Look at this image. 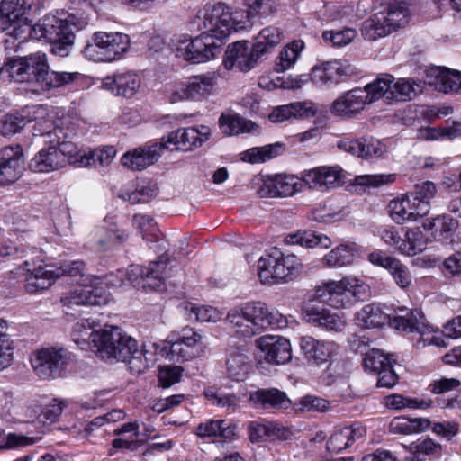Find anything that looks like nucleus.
Wrapping results in <instances>:
<instances>
[{
  "mask_svg": "<svg viewBox=\"0 0 461 461\" xmlns=\"http://www.w3.org/2000/svg\"><path fill=\"white\" fill-rule=\"evenodd\" d=\"M203 27L205 30L192 39L183 36L175 47L178 58L199 64L219 56L222 50L223 40L232 30L231 14L222 4L207 6L204 9Z\"/></svg>",
  "mask_w": 461,
  "mask_h": 461,
  "instance_id": "nucleus-1",
  "label": "nucleus"
},
{
  "mask_svg": "<svg viewBox=\"0 0 461 461\" xmlns=\"http://www.w3.org/2000/svg\"><path fill=\"white\" fill-rule=\"evenodd\" d=\"M5 256L12 257L14 260L19 262L18 267L11 270L10 274L14 278L23 279L24 289L29 294L48 289L60 276L78 277L77 282L80 285L83 277L92 276L86 274V264L81 260L65 263L54 270L47 269L41 264L37 266L32 258H29L24 247L14 248L12 251L5 252Z\"/></svg>",
  "mask_w": 461,
  "mask_h": 461,
  "instance_id": "nucleus-2",
  "label": "nucleus"
},
{
  "mask_svg": "<svg viewBox=\"0 0 461 461\" xmlns=\"http://www.w3.org/2000/svg\"><path fill=\"white\" fill-rule=\"evenodd\" d=\"M342 182V169L339 166L318 167L302 173V177L276 174L264 179L258 190L260 196H290L300 192L303 185L309 188L326 191L339 186Z\"/></svg>",
  "mask_w": 461,
  "mask_h": 461,
  "instance_id": "nucleus-3",
  "label": "nucleus"
},
{
  "mask_svg": "<svg viewBox=\"0 0 461 461\" xmlns=\"http://www.w3.org/2000/svg\"><path fill=\"white\" fill-rule=\"evenodd\" d=\"M94 338V348L101 357L126 362L137 372L144 371L155 360V351L148 349L145 344L140 350L138 342L118 327L105 326ZM151 347L156 350V344Z\"/></svg>",
  "mask_w": 461,
  "mask_h": 461,
  "instance_id": "nucleus-4",
  "label": "nucleus"
},
{
  "mask_svg": "<svg viewBox=\"0 0 461 461\" xmlns=\"http://www.w3.org/2000/svg\"><path fill=\"white\" fill-rule=\"evenodd\" d=\"M88 24V18L83 14L77 16L74 14H68L65 18L47 14L41 23L34 27L41 32L40 37L48 41L51 53L67 57L75 41V32L84 29Z\"/></svg>",
  "mask_w": 461,
  "mask_h": 461,
  "instance_id": "nucleus-5",
  "label": "nucleus"
},
{
  "mask_svg": "<svg viewBox=\"0 0 461 461\" xmlns=\"http://www.w3.org/2000/svg\"><path fill=\"white\" fill-rule=\"evenodd\" d=\"M410 5L408 0H389L382 4L381 10L363 23L362 35L367 41H375L405 26L409 23Z\"/></svg>",
  "mask_w": 461,
  "mask_h": 461,
  "instance_id": "nucleus-6",
  "label": "nucleus"
},
{
  "mask_svg": "<svg viewBox=\"0 0 461 461\" xmlns=\"http://www.w3.org/2000/svg\"><path fill=\"white\" fill-rule=\"evenodd\" d=\"M368 294V285L353 276L330 280L315 288L316 297L336 309L348 308L356 302L365 301Z\"/></svg>",
  "mask_w": 461,
  "mask_h": 461,
  "instance_id": "nucleus-7",
  "label": "nucleus"
},
{
  "mask_svg": "<svg viewBox=\"0 0 461 461\" xmlns=\"http://www.w3.org/2000/svg\"><path fill=\"white\" fill-rule=\"evenodd\" d=\"M274 315L260 302L248 303L229 311L226 321L238 335L251 338L275 325Z\"/></svg>",
  "mask_w": 461,
  "mask_h": 461,
  "instance_id": "nucleus-8",
  "label": "nucleus"
},
{
  "mask_svg": "<svg viewBox=\"0 0 461 461\" xmlns=\"http://www.w3.org/2000/svg\"><path fill=\"white\" fill-rule=\"evenodd\" d=\"M130 39L122 32H97L92 36V42L84 49V54L94 61L112 62L127 51Z\"/></svg>",
  "mask_w": 461,
  "mask_h": 461,
  "instance_id": "nucleus-9",
  "label": "nucleus"
},
{
  "mask_svg": "<svg viewBox=\"0 0 461 461\" xmlns=\"http://www.w3.org/2000/svg\"><path fill=\"white\" fill-rule=\"evenodd\" d=\"M109 276H85L80 286L71 292L70 295L63 298L65 304L76 305H104L109 302V294L99 285L105 283ZM110 281H106L108 284Z\"/></svg>",
  "mask_w": 461,
  "mask_h": 461,
  "instance_id": "nucleus-10",
  "label": "nucleus"
},
{
  "mask_svg": "<svg viewBox=\"0 0 461 461\" xmlns=\"http://www.w3.org/2000/svg\"><path fill=\"white\" fill-rule=\"evenodd\" d=\"M69 359L70 353L64 348H44L34 353L32 366L41 378H57Z\"/></svg>",
  "mask_w": 461,
  "mask_h": 461,
  "instance_id": "nucleus-11",
  "label": "nucleus"
},
{
  "mask_svg": "<svg viewBox=\"0 0 461 461\" xmlns=\"http://www.w3.org/2000/svg\"><path fill=\"white\" fill-rule=\"evenodd\" d=\"M258 357L268 364L282 365L292 359L291 344L280 336H263L256 340Z\"/></svg>",
  "mask_w": 461,
  "mask_h": 461,
  "instance_id": "nucleus-12",
  "label": "nucleus"
},
{
  "mask_svg": "<svg viewBox=\"0 0 461 461\" xmlns=\"http://www.w3.org/2000/svg\"><path fill=\"white\" fill-rule=\"evenodd\" d=\"M261 58L255 50L254 44L249 45L247 41H236L229 45L223 58V65L226 69L237 68L241 72H248L257 64Z\"/></svg>",
  "mask_w": 461,
  "mask_h": 461,
  "instance_id": "nucleus-13",
  "label": "nucleus"
},
{
  "mask_svg": "<svg viewBox=\"0 0 461 461\" xmlns=\"http://www.w3.org/2000/svg\"><path fill=\"white\" fill-rule=\"evenodd\" d=\"M0 185L15 183L23 175L24 158L22 146H4L0 151Z\"/></svg>",
  "mask_w": 461,
  "mask_h": 461,
  "instance_id": "nucleus-14",
  "label": "nucleus"
},
{
  "mask_svg": "<svg viewBox=\"0 0 461 461\" xmlns=\"http://www.w3.org/2000/svg\"><path fill=\"white\" fill-rule=\"evenodd\" d=\"M416 199L407 194L401 198L392 200L388 205L392 220L402 224L404 221H416L419 218L425 216L429 212L430 206L422 202H416Z\"/></svg>",
  "mask_w": 461,
  "mask_h": 461,
  "instance_id": "nucleus-15",
  "label": "nucleus"
},
{
  "mask_svg": "<svg viewBox=\"0 0 461 461\" xmlns=\"http://www.w3.org/2000/svg\"><path fill=\"white\" fill-rule=\"evenodd\" d=\"M60 146H48L41 149L30 161L29 167L33 172H50L71 163L72 150L60 149Z\"/></svg>",
  "mask_w": 461,
  "mask_h": 461,
  "instance_id": "nucleus-16",
  "label": "nucleus"
},
{
  "mask_svg": "<svg viewBox=\"0 0 461 461\" xmlns=\"http://www.w3.org/2000/svg\"><path fill=\"white\" fill-rule=\"evenodd\" d=\"M300 347L308 363L315 366L328 363L338 349L335 342L317 339L312 336L301 337Z\"/></svg>",
  "mask_w": 461,
  "mask_h": 461,
  "instance_id": "nucleus-17",
  "label": "nucleus"
},
{
  "mask_svg": "<svg viewBox=\"0 0 461 461\" xmlns=\"http://www.w3.org/2000/svg\"><path fill=\"white\" fill-rule=\"evenodd\" d=\"M390 326L403 333H417L421 336L430 332L423 314L408 308H398L391 315Z\"/></svg>",
  "mask_w": 461,
  "mask_h": 461,
  "instance_id": "nucleus-18",
  "label": "nucleus"
},
{
  "mask_svg": "<svg viewBox=\"0 0 461 461\" xmlns=\"http://www.w3.org/2000/svg\"><path fill=\"white\" fill-rule=\"evenodd\" d=\"M368 104L362 88L349 90L333 101L330 113L334 115L351 118L359 114Z\"/></svg>",
  "mask_w": 461,
  "mask_h": 461,
  "instance_id": "nucleus-19",
  "label": "nucleus"
},
{
  "mask_svg": "<svg viewBox=\"0 0 461 461\" xmlns=\"http://www.w3.org/2000/svg\"><path fill=\"white\" fill-rule=\"evenodd\" d=\"M167 146H139L121 158L122 164L131 170H143L154 164Z\"/></svg>",
  "mask_w": 461,
  "mask_h": 461,
  "instance_id": "nucleus-20",
  "label": "nucleus"
},
{
  "mask_svg": "<svg viewBox=\"0 0 461 461\" xmlns=\"http://www.w3.org/2000/svg\"><path fill=\"white\" fill-rule=\"evenodd\" d=\"M102 86L116 95L130 98L139 91L140 78L135 72L121 71L104 78Z\"/></svg>",
  "mask_w": 461,
  "mask_h": 461,
  "instance_id": "nucleus-21",
  "label": "nucleus"
},
{
  "mask_svg": "<svg viewBox=\"0 0 461 461\" xmlns=\"http://www.w3.org/2000/svg\"><path fill=\"white\" fill-rule=\"evenodd\" d=\"M303 319L309 324L327 331L340 332L346 327L343 316L325 308L309 307L303 311Z\"/></svg>",
  "mask_w": 461,
  "mask_h": 461,
  "instance_id": "nucleus-22",
  "label": "nucleus"
},
{
  "mask_svg": "<svg viewBox=\"0 0 461 461\" xmlns=\"http://www.w3.org/2000/svg\"><path fill=\"white\" fill-rule=\"evenodd\" d=\"M426 82L438 91L461 93V72L435 67L427 71Z\"/></svg>",
  "mask_w": 461,
  "mask_h": 461,
  "instance_id": "nucleus-23",
  "label": "nucleus"
},
{
  "mask_svg": "<svg viewBox=\"0 0 461 461\" xmlns=\"http://www.w3.org/2000/svg\"><path fill=\"white\" fill-rule=\"evenodd\" d=\"M316 111L314 104L310 101L293 102L273 108L268 114V120L271 122L281 123L292 119L312 117Z\"/></svg>",
  "mask_w": 461,
  "mask_h": 461,
  "instance_id": "nucleus-24",
  "label": "nucleus"
},
{
  "mask_svg": "<svg viewBox=\"0 0 461 461\" xmlns=\"http://www.w3.org/2000/svg\"><path fill=\"white\" fill-rule=\"evenodd\" d=\"M46 113V108L38 105L27 108L23 113L5 114L1 120V133L5 136H13L19 132L28 122L37 120L36 114Z\"/></svg>",
  "mask_w": 461,
  "mask_h": 461,
  "instance_id": "nucleus-25",
  "label": "nucleus"
},
{
  "mask_svg": "<svg viewBox=\"0 0 461 461\" xmlns=\"http://www.w3.org/2000/svg\"><path fill=\"white\" fill-rule=\"evenodd\" d=\"M422 227L426 230H432L434 238L442 242H452L458 228V221L451 216L443 214L435 218L426 219Z\"/></svg>",
  "mask_w": 461,
  "mask_h": 461,
  "instance_id": "nucleus-26",
  "label": "nucleus"
},
{
  "mask_svg": "<svg viewBox=\"0 0 461 461\" xmlns=\"http://www.w3.org/2000/svg\"><path fill=\"white\" fill-rule=\"evenodd\" d=\"M116 154L114 146H102L101 148L90 150L88 153L75 152L70 157L72 165L77 167H91L108 165Z\"/></svg>",
  "mask_w": 461,
  "mask_h": 461,
  "instance_id": "nucleus-27",
  "label": "nucleus"
},
{
  "mask_svg": "<svg viewBox=\"0 0 461 461\" xmlns=\"http://www.w3.org/2000/svg\"><path fill=\"white\" fill-rule=\"evenodd\" d=\"M219 127L226 136L259 132L258 125L252 121L243 119L237 113H222L219 118Z\"/></svg>",
  "mask_w": 461,
  "mask_h": 461,
  "instance_id": "nucleus-28",
  "label": "nucleus"
},
{
  "mask_svg": "<svg viewBox=\"0 0 461 461\" xmlns=\"http://www.w3.org/2000/svg\"><path fill=\"white\" fill-rule=\"evenodd\" d=\"M365 429L359 425H352L336 430L327 441L326 448L329 452L339 453L348 447L353 442L364 436Z\"/></svg>",
  "mask_w": 461,
  "mask_h": 461,
  "instance_id": "nucleus-29",
  "label": "nucleus"
},
{
  "mask_svg": "<svg viewBox=\"0 0 461 461\" xmlns=\"http://www.w3.org/2000/svg\"><path fill=\"white\" fill-rule=\"evenodd\" d=\"M209 136L210 129L204 125L198 128L178 129L171 131L167 135V140L158 144H202L209 140Z\"/></svg>",
  "mask_w": 461,
  "mask_h": 461,
  "instance_id": "nucleus-30",
  "label": "nucleus"
},
{
  "mask_svg": "<svg viewBox=\"0 0 461 461\" xmlns=\"http://www.w3.org/2000/svg\"><path fill=\"white\" fill-rule=\"evenodd\" d=\"M249 400L265 408L287 409L291 405L285 393L276 388L257 390L250 394Z\"/></svg>",
  "mask_w": 461,
  "mask_h": 461,
  "instance_id": "nucleus-31",
  "label": "nucleus"
},
{
  "mask_svg": "<svg viewBox=\"0 0 461 461\" xmlns=\"http://www.w3.org/2000/svg\"><path fill=\"white\" fill-rule=\"evenodd\" d=\"M171 268L167 267V260L163 256L157 261L150 262L149 267L142 270L140 276L144 278V286L158 289L164 285L166 278L170 276Z\"/></svg>",
  "mask_w": 461,
  "mask_h": 461,
  "instance_id": "nucleus-32",
  "label": "nucleus"
},
{
  "mask_svg": "<svg viewBox=\"0 0 461 461\" xmlns=\"http://www.w3.org/2000/svg\"><path fill=\"white\" fill-rule=\"evenodd\" d=\"M285 242L287 245H298L305 248L320 246L323 249H328L332 245L331 240L328 236L316 234L312 230H297L296 232L290 233L285 238Z\"/></svg>",
  "mask_w": 461,
  "mask_h": 461,
  "instance_id": "nucleus-33",
  "label": "nucleus"
},
{
  "mask_svg": "<svg viewBox=\"0 0 461 461\" xmlns=\"http://www.w3.org/2000/svg\"><path fill=\"white\" fill-rule=\"evenodd\" d=\"M2 12H5L11 22L14 24V29H18L23 24H27L28 14L32 7V2L30 0H2L0 3Z\"/></svg>",
  "mask_w": 461,
  "mask_h": 461,
  "instance_id": "nucleus-34",
  "label": "nucleus"
},
{
  "mask_svg": "<svg viewBox=\"0 0 461 461\" xmlns=\"http://www.w3.org/2000/svg\"><path fill=\"white\" fill-rule=\"evenodd\" d=\"M277 279L289 282L295 279L303 270L302 260L294 254L285 255L278 250Z\"/></svg>",
  "mask_w": 461,
  "mask_h": 461,
  "instance_id": "nucleus-35",
  "label": "nucleus"
},
{
  "mask_svg": "<svg viewBox=\"0 0 461 461\" xmlns=\"http://www.w3.org/2000/svg\"><path fill=\"white\" fill-rule=\"evenodd\" d=\"M23 59L26 71L30 74L28 75L29 82H37L42 86L50 68L47 55L39 51L25 56Z\"/></svg>",
  "mask_w": 461,
  "mask_h": 461,
  "instance_id": "nucleus-36",
  "label": "nucleus"
},
{
  "mask_svg": "<svg viewBox=\"0 0 461 461\" xmlns=\"http://www.w3.org/2000/svg\"><path fill=\"white\" fill-rule=\"evenodd\" d=\"M354 258V247L347 244H340L332 249L321 258V264L325 267L338 268L353 264Z\"/></svg>",
  "mask_w": 461,
  "mask_h": 461,
  "instance_id": "nucleus-37",
  "label": "nucleus"
},
{
  "mask_svg": "<svg viewBox=\"0 0 461 461\" xmlns=\"http://www.w3.org/2000/svg\"><path fill=\"white\" fill-rule=\"evenodd\" d=\"M251 366L247 355L240 351H232L226 360L228 376L237 382L244 381L250 371Z\"/></svg>",
  "mask_w": 461,
  "mask_h": 461,
  "instance_id": "nucleus-38",
  "label": "nucleus"
},
{
  "mask_svg": "<svg viewBox=\"0 0 461 461\" xmlns=\"http://www.w3.org/2000/svg\"><path fill=\"white\" fill-rule=\"evenodd\" d=\"M357 320L362 327L372 329L390 324L391 314L384 312L379 306L367 304L357 312Z\"/></svg>",
  "mask_w": 461,
  "mask_h": 461,
  "instance_id": "nucleus-39",
  "label": "nucleus"
},
{
  "mask_svg": "<svg viewBox=\"0 0 461 461\" xmlns=\"http://www.w3.org/2000/svg\"><path fill=\"white\" fill-rule=\"evenodd\" d=\"M429 425L430 421L425 418L410 419L400 416L393 418L390 422V431L394 434L411 435L424 431Z\"/></svg>",
  "mask_w": 461,
  "mask_h": 461,
  "instance_id": "nucleus-40",
  "label": "nucleus"
},
{
  "mask_svg": "<svg viewBox=\"0 0 461 461\" xmlns=\"http://www.w3.org/2000/svg\"><path fill=\"white\" fill-rule=\"evenodd\" d=\"M394 78L392 75L382 74L378 76L375 81L366 85L363 89L365 90V95L368 104L382 97H385L389 100V94L392 91V84Z\"/></svg>",
  "mask_w": 461,
  "mask_h": 461,
  "instance_id": "nucleus-41",
  "label": "nucleus"
},
{
  "mask_svg": "<svg viewBox=\"0 0 461 461\" xmlns=\"http://www.w3.org/2000/svg\"><path fill=\"white\" fill-rule=\"evenodd\" d=\"M278 249L262 256L258 261V277L262 284H274L280 282L277 279Z\"/></svg>",
  "mask_w": 461,
  "mask_h": 461,
  "instance_id": "nucleus-42",
  "label": "nucleus"
},
{
  "mask_svg": "<svg viewBox=\"0 0 461 461\" xmlns=\"http://www.w3.org/2000/svg\"><path fill=\"white\" fill-rule=\"evenodd\" d=\"M283 38V32L280 31L279 28L274 26L264 28L259 32L257 37V41L254 43L255 50L262 57L277 46Z\"/></svg>",
  "mask_w": 461,
  "mask_h": 461,
  "instance_id": "nucleus-43",
  "label": "nucleus"
},
{
  "mask_svg": "<svg viewBox=\"0 0 461 461\" xmlns=\"http://www.w3.org/2000/svg\"><path fill=\"white\" fill-rule=\"evenodd\" d=\"M344 74V68L339 62H326L321 66L313 68L312 72V80L315 84L337 82L338 77Z\"/></svg>",
  "mask_w": 461,
  "mask_h": 461,
  "instance_id": "nucleus-44",
  "label": "nucleus"
},
{
  "mask_svg": "<svg viewBox=\"0 0 461 461\" xmlns=\"http://www.w3.org/2000/svg\"><path fill=\"white\" fill-rule=\"evenodd\" d=\"M401 243V253L414 256L426 249L427 240L419 228L407 230Z\"/></svg>",
  "mask_w": 461,
  "mask_h": 461,
  "instance_id": "nucleus-45",
  "label": "nucleus"
},
{
  "mask_svg": "<svg viewBox=\"0 0 461 461\" xmlns=\"http://www.w3.org/2000/svg\"><path fill=\"white\" fill-rule=\"evenodd\" d=\"M23 57L6 61L0 68V77L14 82H29Z\"/></svg>",
  "mask_w": 461,
  "mask_h": 461,
  "instance_id": "nucleus-46",
  "label": "nucleus"
},
{
  "mask_svg": "<svg viewBox=\"0 0 461 461\" xmlns=\"http://www.w3.org/2000/svg\"><path fill=\"white\" fill-rule=\"evenodd\" d=\"M215 85V77L212 75H199L191 77L187 83L189 96L199 99L210 95Z\"/></svg>",
  "mask_w": 461,
  "mask_h": 461,
  "instance_id": "nucleus-47",
  "label": "nucleus"
},
{
  "mask_svg": "<svg viewBox=\"0 0 461 461\" xmlns=\"http://www.w3.org/2000/svg\"><path fill=\"white\" fill-rule=\"evenodd\" d=\"M99 330L94 328V321L89 319H84L77 321L72 330V338L75 343L84 348L86 345H91L94 348V337Z\"/></svg>",
  "mask_w": 461,
  "mask_h": 461,
  "instance_id": "nucleus-48",
  "label": "nucleus"
},
{
  "mask_svg": "<svg viewBox=\"0 0 461 461\" xmlns=\"http://www.w3.org/2000/svg\"><path fill=\"white\" fill-rule=\"evenodd\" d=\"M384 405L389 409L394 410H402L404 408L426 409L430 407L431 401L409 398L401 394L393 393L384 398Z\"/></svg>",
  "mask_w": 461,
  "mask_h": 461,
  "instance_id": "nucleus-49",
  "label": "nucleus"
},
{
  "mask_svg": "<svg viewBox=\"0 0 461 461\" xmlns=\"http://www.w3.org/2000/svg\"><path fill=\"white\" fill-rule=\"evenodd\" d=\"M45 113L36 114V123L33 126L32 135L34 137H42V144H68V141L59 140H56V131H52V122L50 120L44 118Z\"/></svg>",
  "mask_w": 461,
  "mask_h": 461,
  "instance_id": "nucleus-50",
  "label": "nucleus"
},
{
  "mask_svg": "<svg viewBox=\"0 0 461 461\" xmlns=\"http://www.w3.org/2000/svg\"><path fill=\"white\" fill-rule=\"evenodd\" d=\"M405 448L409 449L410 454L433 456L438 457L441 456L443 447L438 442L435 441L430 438H419L418 440L411 442L408 447L404 446Z\"/></svg>",
  "mask_w": 461,
  "mask_h": 461,
  "instance_id": "nucleus-51",
  "label": "nucleus"
},
{
  "mask_svg": "<svg viewBox=\"0 0 461 461\" xmlns=\"http://www.w3.org/2000/svg\"><path fill=\"white\" fill-rule=\"evenodd\" d=\"M303 48V42L302 41H294L291 44H288L278 56V61L276 62V70L285 71L289 69L298 59V57Z\"/></svg>",
  "mask_w": 461,
  "mask_h": 461,
  "instance_id": "nucleus-52",
  "label": "nucleus"
},
{
  "mask_svg": "<svg viewBox=\"0 0 461 461\" xmlns=\"http://www.w3.org/2000/svg\"><path fill=\"white\" fill-rule=\"evenodd\" d=\"M363 362L365 369L375 375L392 364L388 356L377 348H372L366 352Z\"/></svg>",
  "mask_w": 461,
  "mask_h": 461,
  "instance_id": "nucleus-53",
  "label": "nucleus"
},
{
  "mask_svg": "<svg viewBox=\"0 0 461 461\" xmlns=\"http://www.w3.org/2000/svg\"><path fill=\"white\" fill-rule=\"evenodd\" d=\"M416 95L417 90L410 80L399 79L397 82L392 84L389 100L405 102L413 99Z\"/></svg>",
  "mask_w": 461,
  "mask_h": 461,
  "instance_id": "nucleus-54",
  "label": "nucleus"
},
{
  "mask_svg": "<svg viewBox=\"0 0 461 461\" xmlns=\"http://www.w3.org/2000/svg\"><path fill=\"white\" fill-rule=\"evenodd\" d=\"M461 135V128L458 124H454L451 127L445 129L436 128H424L419 131V138L420 140H437L439 137H447L448 140Z\"/></svg>",
  "mask_w": 461,
  "mask_h": 461,
  "instance_id": "nucleus-55",
  "label": "nucleus"
},
{
  "mask_svg": "<svg viewBox=\"0 0 461 461\" xmlns=\"http://www.w3.org/2000/svg\"><path fill=\"white\" fill-rule=\"evenodd\" d=\"M330 403L327 400L321 397L306 395L302 397L295 403V411L301 412H325L328 411Z\"/></svg>",
  "mask_w": 461,
  "mask_h": 461,
  "instance_id": "nucleus-56",
  "label": "nucleus"
},
{
  "mask_svg": "<svg viewBox=\"0 0 461 461\" xmlns=\"http://www.w3.org/2000/svg\"><path fill=\"white\" fill-rule=\"evenodd\" d=\"M158 190L157 184L152 181H149L146 185L139 186L135 191L122 196L132 204L147 203L158 194Z\"/></svg>",
  "mask_w": 461,
  "mask_h": 461,
  "instance_id": "nucleus-57",
  "label": "nucleus"
},
{
  "mask_svg": "<svg viewBox=\"0 0 461 461\" xmlns=\"http://www.w3.org/2000/svg\"><path fill=\"white\" fill-rule=\"evenodd\" d=\"M241 160L251 164L263 163L276 156L273 146L252 147L247 151L240 154Z\"/></svg>",
  "mask_w": 461,
  "mask_h": 461,
  "instance_id": "nucleus-58",
  "label": "nucleus"
},
{
  "mask_svg": "<svg viewBox=\"0 0 461 461\" xmlns=\"http://www.w3.org/2000/svg\"><path fill=\"white\" fill-rule=\"evenodd\" d=\"M78 73L48 71V77L43 83L42 88L50 90L58 88L74 82L78 77Z\"/></svg>",
  "mask_w": 461,
  "mask_h": 461,
  "instance_id": "nucleus-59",
  "label": "nucleus"
},
{
  "mask_svg": "<svg viewBox=\"0 0 461 461\" xmlns=\"http://www.w3.org/2000/svg\"><path fill=\"white\" fill-rule=\"evenodd\" d=\"M344 150L364 160L382 158L385 152L382 146H344Z\"/></svg>",
  "mask_w": 461,
  "mask_h": 461,
  "instance_id": "nucleus-60",
  "label": "nucleus"
},
{
  "mask_svg": "<svg viewBox=\"0 0 461 461\" xmlns=\"http://www.w3.org/2000/svg\"><path fill=\"white\" fill-rule=\"evenodd\" d=\"M357 36V32L351 28L341 31H326L322 33L325 41H331L334 46L341 47L350 43Z\"/></svg>",
  "mask_w": 461,
  "mask_h": 461,
  "instance_id": "nucleus-61",
  "label": "nucleus"
},
{
  "mask_svg": "<svg viewBox=\"0 0 461 461\" xmlns=\"http://www.w3.org/2000/svg\"><path fill=\"white\" fill-rule=\"evenodd\" d=\"M183 369L180 366H165L158 370V384L163 388H168L178 383L182 375Z\"/></svg>",
  "mask_w": 461,
  "mask_h": 461,
  "instance_id": "nucleus-62",
  "label": "nucleus"
},
{
  "mask_svg": "<svg viewBox=\"0 0 461 461\" xmlns=\"http://www.w3.org/2000/svg\"><path fill=\"white\" fill-rule=\"evenodd\" d=\"M190 319L203 322H216L221 319L220 312L212 306H191Z\"/></svg>",
  "mask_w": 461,
  "mask_h": 461,
  "instance_id": "nucleus-63",
  "label": "nucleus"
},
{
  "mask_svg": "<svg viewBox=\"0 0 461 461\" xmlns=\"http://www.w3.org/2000/svg\"><path fill=\"white\" fill-rule=\"evenodd\" d=\"M391 262L392 263L389 265L388 271L393 277L396 284L402 288L408 287L411 282V277L408 268L398 259Z\"/></svg>",
  "mask_w": 461,
  "mask_h": 461,
  "instance_id": "nucleus-64",
  "label": "nucleus"
}]
</instances>
